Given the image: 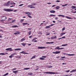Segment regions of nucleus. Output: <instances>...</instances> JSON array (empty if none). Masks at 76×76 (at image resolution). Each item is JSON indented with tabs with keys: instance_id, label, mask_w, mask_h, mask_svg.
I'll list each match as a JSON object with an SVG mask.
<instances>
[{
	"instance_id": "nucleus-1",
	"label": "nucleus",
	"mask_w": 76,
	"mask_h": 76,
	"mask_svg": "<svg viewBox=\"0 0 76 76\" xmlns=\"http://www.w3.org/2000/svg\"><path fill=\"white\" fill-rule=\"evenodd\" d=\"M43 73H46V74H50V75H54L55 74H56V72H43Z\"/></svg>"
},
{
	"instance_id": "nucleus-2",
	"label": "nucleus",
	"mask_w": 76,
	"mask_h": 76,
	"mask_svg": "<svg viewBox=\"0 0 76 76\" xmlns=\"http://www.w3.org/2000/svg\"><path fill=\"white\" fill-rule=\"evenodd\" d=\"M4 10L5 12H12L13 11V10H11V9H4Z\"/></svg>"
},
{
	"instance_id": "nucleus-3",
	"label": "nucleus",
	"mask_w": 76,
	"mask_h": 76,
	"mask_svg": "<svg viewBox=\"0 0 76 76\" xmlns=\"http://www.w3.org/2000/svg\"><path fill=\"white\" fill-rule=\"evenodd\" d=\"M49 47V46L48 47H39V46L38 47V49H43V48H48Z\"/></svg>"
},
{
	"instance_id": "nucleus-4",
	"label": "nucleus",
	"mask_w": 76,
	"mask_h": 76,
	"mask_svg": "<svg viewBox=\"0 0 76 76\" xmlns=\"http://www.w3.org/2000/svg\"><path fill=\"white\" fill-rule=\"evenodd\" d=\"M6 51H12V48H9L5 49Z\"/></svg>"
},
{
	"instance_id": "nucleus-5",
	"label": "nucleus",
	"mask_w": 76,
	"mask_h": 76,
	"mask_svg": "<svg viewBox=\"0 0 76 76\" xmlns=\"http://www.w3.org/2000/svg\"><path fill=\"white\" fill-rule=\"evenodd\" d=\"M51 39H56L57 38V37L56 36H53L51 37Z\"/></svg>"
},
{
	"instance_id": "nucleus-6",
	"label": "nucleus",
	"mask_w": 76,
	"mask_h": 76,
	"mask_svg": "<svg viewBox=\"0 0 76 76\" xmlns=\"http://www.w3.org/2000/svg\"><path fill=\"white\" fill-rule=\"evenodd\" d=\"M67 56H75V54H66Z\"/></svg>"
},
{
	"instance_id": "nucleus-7",
	"label": "nucleus",
	"mask_w": 76,
	"mask_h": 76,
	"mask_svg": "<svg viewBox=\"0 0 76 76\" xmlns=\"http://www.w3.org/2000/svg\"><path fill=\"white\" fill-rule=\"evenodd\" d=\"M65 18H67V19H72V18H71L70 17H69L67 16H65Z\"/></svg>"
},
{
	"instance_id": "nucleus-8",
	"label": "nucleus",
	"mask_w": 76,
	"mask_h": 76,
	"mask_svg": "<svg viewBox=\"0 0 76 76\" xmlns=\"http://www.w3.org/2000/svg\"><path fill=\"white\" fill-rule=\"evenodd\" d=\"M29 25V24L28 23H23V25Z\"/></svg>"
},
{
	"instance_id": "nucleus-9",
	"label": "nucleus",
	"mask_w": 76,
	"mask_h": 76,
	"mask_svg": "<svg viewBox=\"0 0 76 76\" xmlns=\"http://www.w3.org/2000/svg\"><path fill=\"white\" fill-rule=\"evenodd\" d=\"M8 54L7 53H0V55H5V54Z\"/></svg>"
},
{
	"instance_id": "nucleus-10",
	"label": "nucleus",
	"mask_w": 76,
	"mask_h": 76,
	"mask_svg": "<svg viewBox=\"0 0 76 76\" xmlns=\"http://www.w3.org/2000/svg\"><path fill=\"white\" fill-rule=\"evenodd\" d=\"M58 16H61V17H62V18H64V17H65V16L64 15H58Z\"/></svg>"
},
{
	"instance_id": "nucleus-11",
	"label": "nucleus",
	"mask_w": 76,
	"mask_h": 76,
	"mask_svg": "<svg viewBox=\"0 0 76 76\" xmlns=\"http://www.w3.org/2000/svg\"><path fill=\"white\" fill-rule=\"evenodd\" d=\"M76 71V69H74L70 72V73H72V72H75Z\"/></svg>"
},
{
	"instance_id": "nucleus-12",
	"label": "nucleus",
	"mask_w": 76,
	"mask_h": 76,
	"mask_svg": "<svg viewBox=\"0 0 76 76\" xmlns=\"http://www.w3.org/2000/svg\"><path fill=\"white\" fill-rule=\"evenodd\" d=\"M50 13H56V11L54 10H51L50 11Z\"/></svg>"
},
{
	"instance_id": "nucleus-13",
	"label": "nucleus",
	"mask_w": 76,
	"mask_h": 76,
	"mask_svg": "<svg viewBox=\"0 0 76 76\" xmlns=\"http://www.w3.org/2000/svg\"><path fill=\"white\" fill-rule=\"evenodd\" d=\"M56 9L57 10H58V9H59L60 8V6H58L56 7Z\"/></svg>"
},
{
	"instance_id": "nucleus-14",
	"label": "nucleus",
	"mask_w": 76,
	"mask_h": 76,
	"mask_svg": "<svg viewBox=\"0 0 76 76\" xmlns=\"http://www.w3.org/2000/svg\"><path fill=\"white\" fill-rule=\"evenodd\" d=\"M37 56L36 55H34L33 57H32V58H31V60H32V59H33V58H35V57H36Z\"/></svg>"
},
{
	"instance_id": "nucleus-15",
	"label": "nucleus",
	"mask_w": 76,
	"mask_h": 76,
	"mask_svg": "<svg viewBox=\"0 0 76 76\" xmlns=\"http://www.w3.org/2000/svg\"><path fill=\"white\" fill-rule=\"evenodd\" d=\"M25 14H27V15H31V13L28 12H26Z\"/></svg>"
},
{
	"instance_id": "nucleus-16",
	"label": "nucleus",
	"mask_w": 76,
	"mask_h": 76,
	"mask_svg": "<svg viewBox=\"0 0 76 76\" xmlns=\"http://www.w3.org/2000/svg\"><path fill=\"white\" fill-rule=\"evenodd\" d=\"M9 5V3H6L4 4V6H8Z\"/></svg>"
},
{
	"instance_id": "nucleus-17",
	"label": "nucleus",
	"mask_w": 76,
	"mask_h": 76,
	"mask_svg": "<svg viewBox=\"0 0 76 76\" xmlns=\"http://www.w3.org/2000/svg\"><path fill=\"white\" fill-rule=\"evenodd\" d=\"M20 54H25V52H24V51H22L21 52H20Z\"/></svg>"
},
{
	"instance_id": "nucleus-18",
	"label": "nucleus",
	"mask_w": 76,
	"mask_h": 76,
	"mask_svg": "<svg viewBox=\"0 0 76 76\" xmlns=\"http://www.w3.org/2000/svg\"><path fill=\"white\" fill-rule=\"evenodd\" d=\"M32 32V31H29L28 32V34L29 35H31V34Z\"/></svg>"
},
{
	"instance_id": "nucleus-19",
	"label": "nucleus",
	"mask_w": 76,
	"mask_h": 76,
	"mask_svg": "<svg viewBox=\"0 0 76 76\" xmlns=\"http://www.w3.org/2000/svg\"><path fill=\"white\" fill-rule=\"evenodd\" d=\"M54 42H46V44H53Z\"/></svg>"
},
{
	"instance_id": "nucleus-20",
	"label": "nucleus",
	"mask_w": 76,
	"mask_h": 76,
	"mask_svg": "<svg viewBox=\"0 0 76 76\" xmlns=\"http://www.w3.org/2000/svg\"><path fill=\"white\" fill-rule=\"evenodd\" d=\"M19 71L17 70V71H13V73H15V74H16V73H17V72H18Z\"/></svg>"
},
{
	"instance_id": "nucleus-21",
	"label": "nucleus",
	"mask_w": 76,
	"mask_h": 76,
	"mask_svg": "<svg viewBox=\"0 0 76 76\" xmlns=\"http://www.w3.org/2000/svg\"><path fill=\"white\" fill-rule=\"evenodd\" d=\"M25 39L23 38L21 39L20 41L21 42H23V41H25Z\"/></svg>"
},
{
	"instance_id": "nucleus-22",
	"label": "nucleus",
	"mask_w": 76,
	"mask_h": 76,
	"mask_svg": "<svg viewBox=\"0 0 76 76\" xmlns=\"http://www.w3.org/2000/svg\"><path fill=\"white\" fill-rule=\"evenodd\" d=\"M21 44L23 45V46H24V47H25V45H26V43H21Z\"/></svg>"
},
{
	"instance_id": "nucleus-23",
	"label": "nucleus",
	"mask_w": 76,
	"mask_h": 76,
	"mask_svg": "<svg viewBox=\"0 0 76 76\" xmlns=\"http://www.w3.org/2000/svg\"><path fill=\"white\" fill-rule=\"evenodd\" d=\"M17 27H18V26L16 25L12 26V28H17Z\"/></svg>"
},
{
	"instance_id": "nucleus-24",
	"label": "nucleus",
	"mask_w": 76,
	"mask_h": 76,
	"mask_svg": "<svg viewBox=\"0 0 76 76\" xmlns=\"http://www.w3.org/2000/svg\"><path fill=\"white\" fill-rule=\"evenodd\" d=\"M71 8H72V9H73L76 8V7L75 6H72L71 7Z\"/></svg>"
},
{
	"instance_id": "nucleus-25",
	"label": "nucleus",
	"mask_w": 76,
	"mask_h": 76,
	"mask_svg": "<svg viewBox=\"0 0 76 76\" xmlns=\"http://www.w3.org/2000/svg\"><path fill=\"white\" fill-rule=\"evenodd\" d=\"M28 75H30V76H31V75H33V73H32V72H30V73H29L28 74Z\"/></svg>"
},
{
	"instance_id": "nucleus-26",
	"label": "nucleus",
	"mask_w": 76,
	"mask_h": 76,
	"mask_svg": "<svg viewBox=\"0 0 76 76\" xmlns=\"http://www.w3.org/2000/svg\"><path fill=\"white\" fill-rule=\"evenodd\" d=\"M13 56H14L12 55H11V56H9V57L10 58H12L13 57Z\"/></svg>"
},
{
	"instance_id": "nucleus-27",
	"label": "nucleus",
	"mask_w": 76,
	"mask_h": 76,
	"mask_svg": "<svg viewBox=\"0 0 76 76\" xmlns=\"http://www.w3.org/2000/svg\"><path fill=\"white\" fill-rule=\"evenodd\" d=\"M60 53V51H56V54H59Z\"/></svg>"
},
{
	"instance_id": "nucleus-28",
	"label": "nucleus",
	"mask_w": 76,
	"mask_h": 76,
	"mask_svg": "<svg viewBox=\"0 0 76 76\" xmlns=\"http://www.w3.org/2000/svg\"><path fill=\"white\" fill-rule=\"evenodd\" d=\"M61 46L62 47H64V46H67V44H64V45H61Z\"/></svg>"
},
{
	"instance_id": "nucleus-29",
	"label": "nucleus",
	"mask_w": 76,
	"mask_h": 76,
	"mask_svg": "<svg viewBox=\"0 0 76 76\" xmlns=\"http://www.w3.org/2000/svg\"><path fill=\"white\" fill-rule=\"evenodd\" d=\"M30 8L31 9H33V8H35V7L32 6H32H31L30 7Z\"/></svg>"
},
{
	"instance_id": "nucleus-30",
	"label": "nucleus",
	"mask_w": 76,
	"mask_h": 76,
	"mask_svg": "<svg viewBox=\"0 0 76 76\" xmlns=\"http://www.w3.org/2000/svg\"><path fill=\"white\" fill-rule=\"evenodd\" d=\"M50 26H46L45 28H46V29H48V28H50Z\"/></svg>"
},
{
	"instance_id": "nucleus-31",
	"label": "nucleus",
	"mask_w": 76,
	"mask_h": 76,
	"mask_svg": "<svg viewBox=\"0 0 76 76\" xmlns=\"http://www.w3.org/2000/svg\"><path fill=\"white\" fill-rule=\"evenodd\" d=\"M64 34H65V33H61V34H60V35L61 36H63V35H64Z\"/></svg>"
},
{
	"instance_id": "nucleus-32",
	"label": "nucleus",
	"mask_w": 76,
	"mask_h": 76,
	"mask_svg": "<svg viewBox=\"0 0 76 76\" xmlns=\"http://www.w3.org/2000/svg\"><path fill=\"white\" fill-rule=\"evenodd\" d=\"M9 75V73H6V74H5L4 75H3V76H7V75Z\"/></svg>"
},
{
	"instance_id": "nucleus-33",
	"label": "nucleus",
	"mask_w": 76,
	"mask_h": 76,
	"mask_svg": "<svg viewBox=\"0 0 76 76\" xmlns=\"http://www.w3.org/2000/svg\"><path fill=\"white\" fill-rule=\"evenodd\" d=\"M55 49H57V50H60V47H57Z\"/></svg>"
},
{
	"instance_id": "nucleus-34",
	"label": "nucleus",
	"mask_w": 76,
	"mask_h": 76,
	"mask_svg": "<svg viewBox=\"0 0 76 76\" xmlns=\"http://www.w3.org/2000/svg\"><path fill=\"white\" fill-rule=\"evenodd\" d=\"M29 69H30V68H24L23 69L24 70H28Z\"/></svg>"
},
{
	"instance_id": "nucleus-35",
	"label": "nucleus",
	"mask_w": 76,
	"mask_h": 76,
	"mask_svg": "<svg viewBox=\"0 0 76 76\" xmlns=\"http://www.w3.org/2000/svg\"><path fill=\"white\" fill-rule=\"evenodd\" d=\"M12 19V18H8V21H10V20H11Z\"/></svg>"
},
{
	"instance_id": "nucleus-36",
	"label": "nucleus",
	"mask_w": 76,
	"mask_h": 76,
	"mask_svg": "<svg viewBox=\"0 0 76 76\" xmlns=\"http://www.w3.org/2000/svg\"><path fill=\"white\" fill-rule=\"evenodd\" d=\"M27 16H28V17H29V18L31 19L32 18V16H31V15H28Z\"/></svg>"
},
{
	"instance_id": "nucleus-37",
	"label": "nucleus",
	"mask_w": 76,
	"mask_h": 76,
	"mask_svg": "<svg viewBox=\"0 0 76 76\" xmlns=\"http://www.w3.org/2000/svg\"><path fill=\"white\" fill-rule=\"evenodd\" d=\"M50 16H56V15H54L53 14H50Z\"/></svg>"
},
{
	"instance_id": "nucleus-38",
	"label": "nucleus",
	"mask_w": 76,
	"mask_h": 76,
	"mask_svg": "<svg viewBox=\"0 0 76 76\" xmlns=\"http://www.w3.org/2000/svg\"><path fill=\"white\" fill-rule=\"evenodd\" d=\"M39 60H45V58L40 57L39 58Z\"/></svg>"
},
{
	"instance_id": "nucleus-39",
	"label": "nucleus",
	"mask_w": 76,
	"mask_h": 76,
	"mask_svg": "<svg viewBox=\"0 0 76 76\" xmlns=\"http://www.w3.org/2000/svg\"><path fill=\"white\" fill-rule=\"evenodd\" d=\"M15 32H16V33H17V34H20V32L19 31H17Z\"/></svg>"
},
{
	"instance_id": "nucleus-40",
	"label": "nucleus",
	"mask_w": 76,
	"mask_h": 76,
	"mask_svg": "<svg viewBox=\"0 0 76 76\" xmlns=\"http://www.w3.org/2000/svg\"><path fill=\"white\" fill-rule=\"evenodd\" d=\"M48 68H51V67H53V66H48Z\"/></svg>"
},
{
	"instance_id": "nucleus-41",
	"label": "nucleus",
	"mask_w": 76,
	"mask_h": 76,
	"mask_svg": "<svg viewBox=\"0 0 76 76\" xmlns=\"http://www.w3.org/2000/svg\"><path fill=\"white\" fill-rule=\"evenodd\" d=\"M68 5V4H65V5H62V6L63 7H64V6H67Z\"/></svg>"
},
{
	"instance_id": "nucleus-42",
	"label": "nucleus",
	"mask_w": 76,
	"mask_h": 76,
	"mask_svg": "<svg viewBox=\"0 0 76 76\" xmlns=\"http://www.w3.org/2000/svg\"><path fill=\"white\" fill-rule=\"evenodd\" d=\"M65 72H66V73H69V72H70V70L65 71Z\"/></svg>"
},
{
	"instance_id": "nucleus-43",
	"label": "nucleus",
	"mask_w": 76,
	"mask_h": 76,
	"mask_svg": "<svg viewBox=\"0 0 76 76\" xmlns=\"http://www.w3.org/2000/svg\"><path fill=\"white\" fill-rule=\"evenodd\" d=\"M50 33H47L46 35H50Z\"/></svg>"
},
{
	"instance_id": "nucleus-44",
	"label": "nucleus",
	"mask_w": 76,
	"mask_h": 76,
	"mask_svg": "<svg viewBox=\"0 0 76 76\" xmlns=\"http://www.w3.org/2000/svg\"><path fill=\"white\" fill-rule=\"evenodd\" d=\"M24 19H22L21 20V21H20V22H23V21H24Z\"/></svg>"
},
{
	"instance_id": "nucleus-45",
	"label": "nucleus",
	"mask_w": 76,
	"mask_h": 76,
	"mask_svg": "<svg viewBox=\"0 0 76 76\" xmlns=\"http://www.w3.org/2000/svg\"><path fill=\"white\" fill-rule=\"evenodd\" d=\"M42 58H47V57H46V56H42Z\"/></svg>"
},
{
	"instance_id": "nucleus-46",
	"label": "nucleus",
	"mask_w": 76,
	"mask_h": 76,
	"mask_svg": "<svg viewBox=\"0 0 76 76\" xmlns=\"http://www.w3.org/2000/svg\"><path fill=\"white\" fill-rule=\"evenodd\" d=\"M32 4V5H33V6H35V4H35V3H34L32 4Z\"/></svg>"
},
{
	"instance_id": "nucleus-47",
	"label": "nucleus",
	"mask_w": 76,
	"mask_h": 76,
	"mask_svg": "<svg viewBox=\"0 0 76 76\" xmlns=\"http://www.w3.org/2000/svg\"><path fill=\"white\" fill-rule=\"evenodd\" d=\"M16 68H14L13 69H12V70L13 71V70H16Z\"/></svg>"
},
{
	"instance_id": "nucleus-48",
	"label": "nucleus",
	"mask_w": 76,
	"mask_h": 76,
	"mask_svg": "<svg viewBox=\"0 0 76 76\" xmlns=\"http://www.w3.org/2000/svg\"><path fill=\"white\" fill-rule=\"evenodd\" d=\"M55 20H58V17H56L55 18Z\"/></svg>"
},
{
	"instance_id": "nucleus-49",
	"label": "nucleus",
	"mask_w": 76,
	"mask_h": 76,
	"mask_svg": "<svg viewBox=\"0 0 76 76\" xmlns=\"http://www.w3.org/2000/svg\"><path fill=\"white\" fill-rule=\"evenodd\" d=\"M56 2H57L58 3H59V2H60V1L59 0H57V1H56Z\"/></svg>"
},
{
	"instance_id": "nucleus-50",
	"label": "nucleus",
	"mask_w": 76,
	"mask_h": 76,
	"mask_svg": "<svg viewBox=\"0 0 76 76\" xmlns=\"http://www.w3.org/2000/svg\"><path fill=\"white\" fill-rule=\"evenodd\" d=\"M53 25H54V24H51L50 25V26H53Z\"/></svg>"
},
{
	"instance_id": "nucleus-51",
	"label": "nucleus",
	"mask_w": 76,
	"mask_h": 76,
	"mask_svg": "<svg viewBox=\"0 0 76 76\" xmlns=\"http://www.w3.org/2000/svg\"><path fill=\"white\" fill-rule=\"evenodd\" d=\"M23 5V4H20L19 6H22Z\"/></svg>"
},
{
	"instance_id": "nucleus-52",
	"label": "nucleus",
	"mask_w": 76,
	"mask_h": 76,
	"mask_svg": "<svg viewBox=\"0 0 76 76\" xmlns=\"http://www.w3.org/2000/svg\"><path fill=\"white\" fill-rule=\"evenodd\" d=\"M71 12H72L73 13H76V11H75L74 12H73V11H71Z\"/></svg>"
},
{
	"instance_id": "nucleus-53",
	"label": "nucleus",
	"mask_w": 76,
	"mask_h": 76,
	"mask_svg": "<svg viewBox=\"0 0 76 76\" xmlns=\"http://www.w3.org/2000/svg\"><path fill=\"white\" fill-rule=\"evenodd\" d=\"M16 20H14L12 21V22H14Z\"/></svg>"
},
{
	"instance_id": "nucleus-54",
	"label": "nucleus",
	"mask_w": 76,
	"mask_h": 76,
	"mask_svg": "<svg viewBox=\"0 0 76 76\" xmlns=\"http://www.w3.org/2000/svg\"><path fill=\"white\" fill-rule=\"evenodd\" d=\"M28 30H31V29H32V28H28Z\"/></svg>"
},
{
	"instance_id": "nucleus-55",
	"label": "nucleus",
	"mask_w": 76,
	"mask_h": 76,
	"mask_svg": "<svg viewBox=\"0 0 76 76\" xmlns=\"http://www.w3.org/2000/svg\"><path fill=\"white\" fill-rule=\"evenodd\" d=\"M64 48H60L59 50H63V49H64Z\"/></svg>"
},
{
	"instance_id": "nucleus-56",
	"label": "nucleus",
	"mask_w": 76,
	"mask_h": 76,
	"mask_svg": "<svg viewBox=\"0 0 76 76\" xmlns=\"http://www.w3.org/2000/svg\"><path fill=\"white\" fill-rule=\"evenodd\" d=\"M18 50H19V51H20V50H21V48H18Z\"/></svg>"
},
{
	"instance_id": "nucleus-57",
	"label": "nucleus",
	"mask_w": 76,
	"mask_h": 76,
	"mask_svg": "<svg viewBox=\"0 0 76 76\" xmlns=\"http://www.w3.org/2000/svg\"><path fill=\"white\" fill-rule=\"evenodd\" d=\"M65 57H66L63 56V57H61V58H65Z\"/></svg>"
},
{
	"instance_id": "nucleus-58",
	"label": "nucleus",
	"mask_w": 76,
	"mask_h": 76,
	"mask_svg": "<svg viewBox=\"0 0 76 76\" xmlns=\"http://www.w3.org/2000/svg\"><path fill=\"white\" fill-rule=\"evenodd\" d=\"M65 28H63L62 29V31H64V30H65Z\"/></svg>"
},
{
	"instance_id": "nucleus-59",
	"label": "nucleus",
	"mask_w": 76,
	"mask_h": 76,
	"mask_svg": "<svg viewBox=\"0 0 76 76\" xmlns=\"http://www.w3.org/2000/svg\"><path fill=\"white\" fill-rule=\"evenodd\" d=\"M28 7H31V6H32V5H28Z\"/></svg>"
},
{
	"instance_id": "nucleus-60",
	"label": "nucleus",
	"mask_w": 76,
	"mask_h": 76,
	"mask_svg": "<svg viewBox=\"0 0 76 76\" xmlns=\"http://www.w3.org/2000/svg\"><path fill=\"white\" fill-rule=\"evenodd\" d=\"M53 54H56V52H53Z\"/></svg>"
},
{
	"instance_id": "nucleus-61",
	"label": "nucleus",
	"mask_w": 76,
	"mask_h": 76,
	"mask_svg": "<svg viewBox=\"0 0 76 76\" xmlns=\"http://www.w3.org/2000/svg\"><path fill=\"white\" fill-rule=\"evenodd\" d=\"M16 54L15 53H14L12 54H11V55H15Z\"/></svg>"
},
{
	"instance_id": "nucleus-62",
	"label": "nucleus",
	"mask_w": 76,
	"mask_h": 76,
	"mask_svg": "<svg viewBox=\"0 0 76 76\" xmlns=\"http://www.w3.org/2000/svg\"><path fill=\"white\" fill-rule=\"evenodd\" d=\"M47 4H51V3H47Z\"/></svg>"
},
{
	"instance_id": "nucleus-63",
	"label": "nucleus",
	"mask_w": 76,
	"mask_h": 76,
	"mask_svg": "<svg viewBox=\"0 0 76 76\" xmlns=\"http://www.w3.org/2000/svg\"><path fill=\"white\" fill-rule=\"evenodd\" d=\"M15 51H18V49H15L14 50Z\"/></svg>"
},
{
	"instance_id": "nucleus-64",
	"label": "nucleus",
	"mask_w": 76,
	"mask_h": 76,
	"mask_svg": "<svg viewBox=\"0 0 76 76\" xmlns=\"http://www.w3.org/2000/svg\"><path fill=\"white\" fill-rule=\"evenodd\" d=\"M53 23H56V21H53Z\"/></svg>"
}]
</instances>
